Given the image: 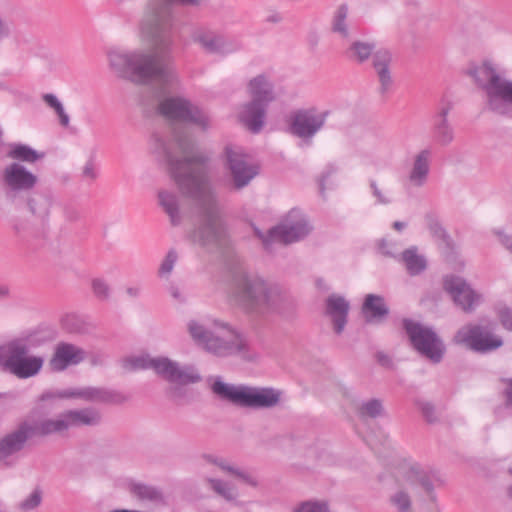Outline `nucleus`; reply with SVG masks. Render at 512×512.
<instances>
[{
  "label": "nucleus",
  "mask_w": 512,
  "mask_h": 512,
  "mask_svg": "<svg viewBox=\"0 0 512 512\" xmlns=\"http://www.w3.org/2000/svg\"><path fill=\"white\" fill-rule=\"evenodd\" d=\"M30 423L23 422L18 428L0 439V461H6L10 456L20 452L28 439L32 438Z\"/></svg>",
  "instance_id": "aec40b11"
},
{
  "label": "nucleus",
  "mask_w": 512,
  "mask_h": 512,
  "mask_svg": "<svg viewBox=\"0 0 512 512\" xmlns=\"http://www.w3.org/2000/svg\"><path fill=\"white\" fill-rule=\"evenodd\" d=\"M67 428L76 426H92L100 422L101 416L93 408H84L79 410H68L63 412Z\"/></svg>",
  "instance_id": "c756f323"
},
{
  "label": "nucleus",
  "mask_w": 512,
  "mask_h": 512,
  "mask_svg": "<svg viewBox=\"0 0 512 512\" xmlns=\"http://www.w3.org/2000/svg\"><path fill=\"white\" fill-rule=\"evenodd\" d=\"M158 112L164 118L176 122L192 123L203 131L211 127L209 115L189 100L181 97H167L160 101Z\"/></svg>",
  "instance_id": "9d476101"
},
{
  "label": "nucleus",
  "mask_w": 512,
  "mask_h": 512,
  "mask_svg": "<svg viewBox=\"0 0 512 512\" xmlns=\"http://www.w3.org/2000/svg\"><path fill=\"white\" fill-rule=\"evenodd\" d=\"M126 363L132 370L152 368L167 381L180 385L197 383L201 380V376L193 367H180L177 362L168 358L136 357L127 360Z\"/></svg>",
  "instance_id": "1a4fd4ad"
},
{
  "label": "nucleus",
  "mask_w": 512,
  "mask_h": 512,
  "mask_svg": "<svg viewBox=\"0 0 512 512\" xmlns=\"http://www.w3.org/2000/svg\"><path fill=\"white\" fill-rule=\"evenodd\" d=\"M226 164L230 171L233 185L236 189H242L258 174L257 167L249 164L247 155L239 147L226 146Z\"/></svg>",
  "instance_id": "2eb2a0df"
},
{
  "label": "nucleus",
  "mask_w": 512,
  "mask_h": 512,
  "mask_svg": "<svg viewBox=\"0 0 512 512\" xmlns=\"http://www.w3.org/2000/svg\"><path fill=\"white\" fill-rule=\"evenodd\" d=\"M158 203L163 211L168 215L170 223L173 226H178L182 221L178 196L174 192L160 190L158 192Z\"/></svg>",
  "instance_id": "7c9ffc66"
},
{
  "label": "nucleus",
  "mask_w": 512,
  "mask_h": 512,
  "mask_svg": "<svg viewBox=\"0 0 512 512\" xmlns=\"http://www.w3.org/2000/svg\"><path fill=\"white\" fill-rule=\"evenodd\" d=\"M372 194L376 197L379 204L387 205L391 203V198L387 193L381 190L375 181L370 182Z\"/></svg>",
  "instance_id": "de8ad7c7"
},
{
  "label": "nucleus",
  "mask_w": 512,
  "mask_h": 512,
  "mask_svg": "<svg viewBox=\"0 0 512 512\" xmlns=\"http://www.w3.org/2000/svg\"><path fill=\"white\" fill-rule=\"evenodd\" d=\"M465 74L483 91L487 111L512 119V80L502 76L489 61L470 63Z\"/></svg>",
  "instance_id": "20e7f679"
},
{
  "label": "nucleus",
  "mask_w": 512,
  "mask_h": 512,
  "mask_svg": "<svg viewBox=\"0 0 512 512\" xmlns=\"http://www.w3.org/2000/svg\"><path fill=\"white\" fill-rule=\"evenodd\" d=\"M44 363L41 356L30 354L29 345L16 339L0 346V365L20 379H27L39 373Z\"/></svg>",
  "instance_id": "6e6552de"
},
{
  "label": "nucleus",
  "mask_w": 512,
  "mask_h": 512,
  "mask_svg": "<svg viewBox=\"0 0 512 512\" xmlns=\"http://www.w3.org/2000/svg\"><path fill=\"white\" fill-rule=\"evenodd\" d=\"M432 152L425 148L418 151L412 160L411 168L407 175V183L411 188H422L426 185L430 173V161Z\"/></svg>",
  "instance_id": "412c9836"
},
{
  "label": "nucleus",
  "mask_w": 512,
  "mask_h": 512,
  "mask_svg": "<svg viewBox=\"0 0 512 512\" xmlns=\"http://www.w3.org/2000/svg\"><path fill=\"white\" fill-rule=\"evenodd\" d=\"M421 411L426 420L430 423L435 422L437 420L435 407L430 403H421Z\"/></svg>",
  "instance_id": "3c124183"
},
{
  "label": "nucleus",
  "mask_w": 512,
  "mask_h": 512,
  "mask_svg": "<svg viewBox=\"0 0 512 512\" xmlns=\"http://www.w3.org/2000/svg\"><path fill=\"white\" fill-rule=\"evenodd\" d=\"M10 35L8 23L0 16V40Z\"/></svg>",
  "instance_id": "4d7b16f0"
},
{
  "label": "nucleus",
  "mask_w": 512,
  "mask_h": 512,
  "mask_svg": "<svg viewBox=\"0 0 512 512\" xmlns=\"http://www.w3.org/2000/svg\"><path fill=\"white\" fill-rule=\"evenodd\" d=\"M507 494L509 496L510 499H512V485H510L507 489Z\"/></svg>",
  "instance_id": "774afa93"
},
{
  "label": "nucleus",
  "mask_w": 512,
  "mask_h": 512,
  "mask_svg": "<svg viewBox=\"0 0 512 512\" xmlns=\"http://www.w3.org/2000/svg\"><path fill=\"white\" fill-rule=\"evenodd\" d=\"M500 244L512 254V235H508L502 231H496Z\"/></svg>",
  "instance_id": "603ef678"
},
{
  "label": "nucleus",
  "mask_w": 512,
  "mask_h": 512,
  "mask_svg": "<svg viewBox=\"0 0 512 512\" xmlns=\"http://www.w3.org/2000/svg\"><path fill=\"white\" fill-rule=\"evenodd\" d=\"M127 294L131 297H137L140 293V288L138 287H129L126 290Z\"/></svg>",
  "instance_id": "680f3d73"
},
{
  "label": "nucleus",
  "mask_w": 512,
  "mask_h": 512,
  "mask_svg": "<svg viewBox=\"0 0 512 512\" xmlns=\"http://www.w3.org/2000/svg\"><path fill=\"white\" fill-rule=\"evenodd\" d=\"M215 330H209L195 320L188 323L192 339L206 351L217 356H229L247 349L244 337L227 324L214 322Z\"/></svg>",
  "instance_id": "423d86ee"
},
{
  "label": "nucleus",
  "mask_w": 512,
  "mask_h": 512,
  "mask_svg": "<svg viewBox=\"0 0 512 512\" xmlns=\"http://www.w3.org/2000/svg\"><path fill=\"white\" fill-rule=\"evenodd\" d=\"M388 307L381 296L368 294L362 306V314L369 323H380L388 315Z\"/></svg>",
  "instance_id": "bb28decb"
},
{
  "label": "nucleus",
  "mask_w": 512,
  "mask_h": 512,
  "mask_svg": "<svg viewBox=\"0 0 512 512\" xmlns=\"http://www.w3.org/2000/svg\"><path fill=\"white\" fill-rule=\"evenodd\" d=\"M13 233L21 239L28 240L38 235L36 225L26 216H16L11 220Z\"/></svg>",
  "instance_id": "f704fd0d"
},
{
  "label": "nucleus",
  "mask_w": 512,
  "mask_h": 512,
  "mask_svg": "<svg viewBox=\"0 0 512 512\" xmlns=\"http://www.w3.org/2000/svg\"><path fill=\"white\" fill-rule=\"evenodd\" d=\"M296 215L297 212L292 210L284 223L271 228L266 235L255 229L256 235L262 240L266 249H269L272 243L287 245L299 241L309 234L311 227L304 217H300L296 221L291 220Z\"/></svg>",
  "instance_id": "ddd939ff"
},
{
  "label": "nucleus",
  "mask_w": 512,
  "mask_h": 512,
  "mask_svg": "<svg viewBox=\"0 0 512 512\" xmlns=\"http://www.w3.org/2000/svg\"><path fill=\"white\" fill-rule=\"evenodd\" d=\"M406 227V223L405 222H401V221H395L393 223V228L397 231H401L403 230L404 228Z\"/></svg>",
  "instance_id": "e2e57ef3"
},
{
  "label": "nucleus",
  "mask_w": 512,
  "mask_h": 512,
  "mask_svg": "<svg viewBox=\"0 0 512 512\" xmlns=\"http://www.w3.org/2000/svg\"><path fill=\"white\" fill-rule=\"evenodd\" d=\"M447 115L448 109H443L434 128L435 139L437 143L443 146L449 145L454 139L453 128L448 122Z\"/></svg>",
  "instance_id": "c9c22d12"
},
{
  "label": "nucleus",
  "mask_w": 512,
  "mask_h": 512,
  "mask_svg": "<svg viewBox=\"0 0 512 512\" xmlns=\"http://www.w3.org/2000/svg\"><path fill=\"white\" fill-rule=\"evenodd\" d=\"M171 177L181 192L194 200V242L203 247L226 243L227 231L222 211L208 181L209 156L198 151L183 131H174L173 143L159 142Z\"/></svg>",
  "instance_id": "f257e3e1"
},
{
  "label": "nucleus",
  "mask_w": 512,
  "mask_h": 512,
  "mask_svg": "<svg viewBox=\"0 0 512 512\" xmlns=\"http://www.w3.org/2000/svg\"><path fill=\"white\" fill-rule=\"evenodd\" d=\"M349 302L343 297L331 294L325 302V316L329 318L335 334L340 335L347 324Z\"/></svg>",
  "instance_id": "4be33fe9"
},
{
  "label": "nucleus",
  "mask_w": 512,
  "mask_h": 512,
  "mask_svg": "<svg viewBox=\"0 0 512 512\" xmlns=\"http://www.w3.org/2000/svg\"><path fill=\"white\" fill-rule=\"evenodd\" d=\"M169 292H170L171 296L174 299H176L178 301H182L183 300L182 296H181V293H180L179 289L176 286L171 285L169 287Z\"/></svg>",
  "instance_id": "052dcab7"
},
{
  "label": "nucleus",
  "mask_w": 512,
  "mask_h": 512,
  "mask_svg": "<svg viewBox=\"0 0 512 512\" xmlns=\"http://www.w3.org/2000/svg\"><path fill=\"white\" fill-rule=\"evenodd\" d=\"M30 433L32 437H45L52 434H61L68 430L64 414L61 413L55 419H44L42 421L31 424Z\"/></svg>",
  "instance_id": "c85d7f7f"
},
{
  "label": "nucleus",
  "mask_w": 512,
  "mask_h": 512,
  "mask_svg": "<svg viewBox=\"0 0 512 512\" xmlns=\"http://www.w3.org/2000/svg\"><path fill=\"white\" fill-rule=\"evenodd\" d=\"M360 418H377L384 414L383 403L380 399H368L361 402L357 407Z\"/></svg>",
  "instance_id": "4c0bfd02"
},
{
  "label": "nucleus",
  "mask_w": 512,
  "mask_h": 512,
  "mask_svg": "<svg viewBox=\"0 0 512 512\" xmlns=\"http://www.w3.org/2000/svg\"><path fill=\"white\" fill-rule=\"evenodd\" d=\"M7 156L10 159L26 162V163H35L39 159L44 157L43 153H39L38 151L32 149L30 146L14 143L10 144V149L7 152Z\"/></svg>",
  "instance_id": "72a5a7b5"
},
{
  "label": "nucleus",
  "mask_w": 512,
  "mask_h": 512,
  "mask_svg": "<svg viewBox=\"0 0 512 512\" xmlns=\"http://www.w3.org/2000/svg\"><path fill=\"white\" fill-rule=\"evenodd\" d=\"M177 260H178V254H177L176 250L170 249L159 267L158 275L160 277L169 276L170 273L172 272Z\"/></svg>",
  "instance_id": "37998d69"
},
{
  "label": "nucleus",
  "mask_w": 512,
  "mask_h": 512,
  "mask_svg": "<svg viewBox=\"0 0 512 512\" xmlns=\"http://www.w3.org/2000/svg\"><path fill=\"white\" fill-rule=\"evenodd\" d=\"M292 512H331L327 501L308 500L299 503Z\"/></svg>",
  "instance_id": "ea45409f"
},
{
  "label": "nucleus",
  "mask_w": 512,
  "mask_h": 512,
  "mask_svg": "<svg viewBox=\"0 0 512 512\" xmlns=\"http://www.w3.org/2000/svg\"><path fill=\"white\" fill-rule=\"evenodd\" d=\"M325 114H318L315 110H300L296 112L291 122L292 134L300 138L314 136L324 125Z\"/></svg>",
  "instance_id": "6ab92c4d"
},
{
  "label": "nucleus",
  "mask_w": 512,
  "mask_h": 512,
  "mask_svg": "<svg viewBox=\"0 0 512 512\" xmlns=\"http://www.w3.org/2000/svg\"><path fill=\"white\" fill-rule=\"evenodd\" d=\"M57 396L60 398L79 397L86 401L112 404H120L126 401V397L118 392L93 387L84 388L81 390L62 391L59 392Z\"/></svg>",
  "instance_id": "5701e85b"
},
{
  "label": "nucleus",
  "mask_w": 512,
  "mask_h": 512,
  "mask_svg": "<svg viewBox=\"0 0 512 512\" xmlns=\"http://www.w3.org/2000/svg\"><path fill=\"white\" fill-rule=\"evenodd\" d=\"M247 89L251 101L269 105L275 99L273 85L263 74L252 78L248 83Z\"/></svg>",
  "instance_id": "a878e982"
},
{
  "label": "nucleus",
  "mask_w": 512,
  "mask_h": 512,
  "mask_svg": "<svg viewBox=\"0 0 512 512\" xmlns=\"http://www.w3.org/2000/svg\"><path fill=\"white\" fill-rule=\"evenodd\" d=\"M42 502V490L35 488L32 493L18 505L22 512H29L37 508Z\"/></svg>",
  "instance_id": "79ce46f5"
},
{
  "label": "nucleus",
  "mask_w": 512,
  "mask_h": 512,
  "mask_svg": "<svg viewBox=\"0 0 512 512\" xmlns=\"http://www.w3.org/2000/svg\"><path fill=\"white\" fill-rule=\"evenodd\" d=\"M92 289L94 294L100 299H107L109 297V286L101 279H94L92 281Z\"/></svg>",
  "instance_id": "a18cd8bd"
},
{
  "label": "nucleus",
  "mask_w": 512,
  "mask_h": 512,
  "mask_svg": "<svg viewBox=\"0 0 512 512\" xmlns=\"http://www.w3.org/2000/svg\"><path fill=\"white\" fill-rule=\"evenodd\" d=\"M8 295V289L6 287H0V297Z\"/></svg>",
  "instance_id": "69168bd1"
},
{
  "label": "nucleus",
  "mask_w": 512,
  "mask_h": 512,
  "mask_svg": "<svg viewBox=\"0 0 512 512\" xmlns=\"http://www.w3.org/2000/svg\"><path fill=\"white\" fill-rule=\"evenodd\" d=\"M443 288L451 296L454 303L466 313L473 312L482 302V295L461 277L446 276L443 280Z\"/></svg>",
  "instance_id": "4468645a"
},
{
  "label": "nucleus",
  "mask_w": 512,
  "mask_h": 512,
  "mask_svg": "<svg viewBox=\"0 0 512 512\" xmlns=\"http://www.w3.org/2000/svg\"><path fill=\"white\" fill-rule=\"evenodd\" d=\"M403 325L411 344L422 356L433 363L442 360L445 346L432 329L408 319L403 321Z\"/></svg>",
  "instance_id": "9b49d317"
},
{
  "label": "nucleus",
  "mask_w": 512,
  "mask_h": 512,
  "mask_svg": "<svg viewBox=\"0 0 512 512\" xmlns=\"http://www.w3.org/2000/svg\"><path fill=\"white\" fill-rule=\"evenodd\" d=\"M402 261L407 272L412 276L420 274L427 267L426 258L418 253V249L416 247L406 249L402 253Z\"/></svg>",
  "instance_id": "473e14b6"
},
{
  "label": "nucleus",
  "mask_w": 512,
  "mask_h": 512,
  "mask_svg": "<svg viewBox=\"0 0 512 512\" xmlns=\"http://www.w3.org/2000/svg\"><path fill=\"white\" fill-rule=\"evenodd\" d=\"M453 341L479 353L491 352L503 345L502 338L492 333L488 326L473 323H468L458 329Z\"/></svg>",
  "instance_id": "f8f14e48"
},
{
  "label": "nucleus",
  "mask_w": 512,
  "mask_h": 512,
  "mask_svg": "<svg viewBox=\"0 0 512 512\" xmlns=\"http://www.w3.org/2000/svg\"><path fill=\"white\" fill-rule=\"evenodd\" d=\"M505 382V389H504V395L506 398V405L508 407L512 408V378H508L504 380Z\"/></svg>",
  "instance_id": "5fc2aeb1"
},
{
  "label": "nucleus",
  "mask_w": 512,
  "mask_h": 512,
  "mask_svg": "<svg viewBox=\"0 0 512 512\" xmlns=\"http://www.w3.org/2000/svg\"><path fill=\"white\" fill-rule=\"evenodd\" d=\"M426 220L428 221L429 229L434 235L438 237H443L445 235L444 229L436 218L432 215H426Z\"/></svg>",
  "instance_id": "09e8293b"
},
{
  "label": "nucleus",
  "mask_w": 512,
  "mask_h": 512,
  "mask_svg": "<svg viewBox=\"0 0 512 512\" xmlns=\"http://www.w3.org/2000/svg\"><path fill=\"white\" fill-rule=\"evenodd\" d=\"M211 489L226 501H234L238 497V490L234 485L220 479L208 478Z\"/></svg>",
  "instance_id": "58836bf2"
},
{
  "label": "nucleus",
  "mask_w": 512,
  "mask_h": 512,
  "mask_svg": "<svg viewBox=\"0 0 512 512\" xmlns=\"http://www.w3.org/2000/svg\"><path fill=\"white\" fill-rule=\"evenodd\" d=\"M211 388L219 398L243 408H273L281 399V391L272 387L235 386L216 380Z\"/></svg>",
  "instance_id": "0eeeda50"
},
{
  "label": "nucleus",
  "mask_w": 512,
  "mask_h": 512,
  "mask_svg": "<svg viewBox=\"0 0 512 512\" xmlns=\"http://www.w3.org/2000/svg\"><path fill=\"white\" fill-rule=\"evenodd\" d=\"M230 292L234 301L249 312L282 311L290 297L279 286L243 269L233 272Z\"/></svg>",
  "instance_id": "7ed1b4c3"
},
{
  "label": "nucleus",
  "mask_w": 512,
  "mask_h": 512,
  "mask_svg": "<svg viewBox=\"0 0 512 512\" xmlns=\"http://www.w3.org/2000/svg\"><path fill=\"white\" fill-rule=\"evenodd\" d=\"M280 19H281V17L278 14H275L273 16H270L268 18V21L269 22H278V21H280Z\"/></svg>",
  "instance_id": "0e129e2a"
},
{
  "label": "nucleus",
  "mask_w": 512,
  "mask_h": 512,
  "mask_svg": "<svg viewBox=\"0 0 512 512\" xmlns=\"http://www.w3.org/2000/svg\"><path fill=\"white\" fill-rule=\"evenodd\" d=\"M393 477L397 488L388 498L395 512H413V498L420 491L431 495L434 489L432 480L421 466L414 462H401L394 468Z\"/></svg>",
  "instance_id": "39448f33"
},
{
  "label": "nucleus",
  "mask_w": 512,
  "mask_h": 512,
  "mask_svg": "<svg viewBox=\"0 0 512 512\" xmlns=\"http://www.w3.org/2000/svg\"><path fill=\"white\" fill-rule=\"evenodd\" d=\"M83 175L92 180L96 178V173L94 171V165L92 162L86 163L83 169Z\"/></svg>",
  "instance_id": "13d9d810"
},
{
  "label": "nucleus",
  "mask_w": 512,
  "mask_h": 512,
  "mask_svg": "<svg viewBox=\"0 0 512 512\" xmlns=\"http://www.w3.org/2000/svg\"><path fill=\"white\" fill-rule=\"evenodd\" d=\"M349 5L342 3L338 5L332 14L330 22V30L333 34L337 35L338 39L345 45L347 50L352 49V41L350 36L349 22Z\"/></svg>",
  "instance_id": "393cba45"
},
{
  "label": "nucleus",
  "mask_w": 512,
  "mask_h": 512,
  "mask_svg": "<svg viewBox=\"0 0 512 512\" xmlns=\"http://www.w3.org/2000/svg\"><path fill=\"white\" fill-rule=\"evenodd\" d=\"M393 57L390 51L380 49L373 53L372 67L377 78V92L380 96H387L394 88L392 72Z\"/></svg>",
  "instance_id": "f3484780"
},
{
  "label": "nucleus",
  "mask_w": 512,
  "mask_h": 512,
  "mask_svg": "<svg viewBox=\"0 0 512 512\" xmlns=\"http://www.w3.org/2000/svg\"><path fill=\"white\" fill-rule=\"evenodd\" d=\"M209 460L214 463L215 465H217L218 467H220L223 471L229 473V474H232V472L234 471L235 469V466H232V465H229L226 461H224L223 459H212V458H209Z\"/></svg>",
  "instance_id": "6e6d98bb"
},
{
  "label": "nucleus",
  "mask_w": 512,
  "mask_h": 512,
  "mask_svg": "<svg viewBox=\"0 0 512 512\" xmlns=\"http://www.w3.org/2000/svg\"><path fill=\"white\" fill-rule=\"evenodd\" d=\"M203 2L204 0L151 1L141 23L142 33L151 42V51L144 53L112 50L108 54L110 67L118 76L138 84L155 80L165 87L172 85L176 76L168 65L169 51L173 44L170 4L200 6Z\"/></svg>",
  "instance_id": "f03ea898"
},
{
  "label": "nucleus",
  "mask_w": 512,
  "mask_h": 512,
  "mask_svg": "<svg viewBox=\"0 0 512 512\" xmlns=\"http://www.w3.org/2000/svg\"><path fill=\"white\" fill-rule=\"evenodd\" d=\"M1 179L7 192L14 196L20 192L31 191L38 183V177L19 162L7 165L2 171Z\"/></svg>",
  "instance_id": "dca6fc26"
},
{
  "label": "nucleus",
  "mask_w": 512,
  "mask_h": 512,
  "mask_svg": "<svg viewBox=\"0 0 512 512\" xmlns=\"http://www.w3.org/2000/svg\"><path fill=\"white\" fill-rule=\"evenodd\" d=\"M373 49L374 46L370 43L354 42V57H357L360 62H364L370 56H373Z\"/></svg>",
  "instance_id": "c03bdc74"
},
{
  "label": "nucleus",
  "mask_w": 512,
  "mask_h": 512,
  "mask_svg": "<svg viewBox=\"0 0 512 512\" xmlns=\"http://www.w3.org/2000/svg\"><path fill=\"white\" fill-rule=\"evenodd\" d=\"M130 491L134 496L142 501H163L162 492L154 486L137 483L131 485Z\"/></svg>",
  "instance_id": "e433bc0d"
},
{
  "label": "nucleus",
  "mask_w": 512,
  "mask_h": 512,
  "mask_svg": "<svg viewBox=\"0 0 512 512\" xmlns=\"http://www.w3.org/2000/svg\"><path fill=\"white\" fill-rule=\"evenodd\" d=\"M430 512H441V511H440L439 507L436 504H434L433 507L431 508Z\"/></svg>",
  "instance_id": "338daca9"
},
{
  "label": "nucleus",
  "mask_w": 512,
  "mask_h": 512,
  "mask_svg": "<svg viewBox=\"0 0 512 512\" xmlns=\"http://www.w3.org/2000/svg\"><path fill=\"white\" fill-rule=\"evenodd\" d=\"M268 105L249 101L239 111V121L252 133H258L264 126Z\"/></svg>",
  "instance_id": "b1692460"
},
{
  "label": "nucleus",
  "mask_w": 512,
  "mask_h": 512,
  "mask_svg": "<svg viewBox=\"0 0 512 512\" xmlns=\"http://www.w3.org/2000/svg\"><path fill=\"white\" fill-rule=\"evenodd\" d=\"M43 101L52 109L55 110L56 114L59 117L60 124L64 127H67L69 125V116L66 114L63 105L61 102L57 99V97L54 94H44L43 95Z\"/></svg>",
  "instance_id": "a19ab883"
},
{
  "label": "nucleus",
  "mask_w": 512,
  "mask_h": 512,
  "mask_svg": "<svg viewBox=\"0 0 512 512\" xmlns=\"http://www.w3.org/2000/svg\"><path fill=\"white\" fill-rule=\"evenodd\" d=\"M376 360L381 366L385 368H393V361L391 357L384 352H377Z\"/></svg>",
  "instance_id": "864d4df0"
},
{
  "label": "nucleus",
  "mask_w": 512,
  "mask_h": 512,
  "mask_svg": "<svg viewBox=\"0 0 512 512\" xmlns=\"http://www.w3.org/2000/svg\"><path fill=\"white\" fill-rule=\"evenodd\" d=\"M231 475H234L235 477L239 478L240 480H242L244 483L251 487L258 486V480L248 471L235 467Z\"/></svg>",
  "instance_id": "49530a36"
},
{
  "label": "nucleus",
  "mask_w": 512,
  "mask_h": 512,
  "mask_svg": "<svg viewBox=\"0 0 512 512\" xmlns=\"http://www.w3.org/2000/svg\"><path fill=\"white\" fill-rule=\"evenodd\" d=\"M52 203V199L43 194H34L27 199L29 212L35 217V219H38L41 222H44L48 218Z\"/></svg>",
  "instance_id": "2f4dec72"
},
{
  "label": "nucleus",
  "mask_w": 512,
  "mask_h": 512,
  "mask_svg": "<svg viewBox=\"0 0 512 512\" xmlns=\"http://www.w3.org/2000/svg\"><path fill=\"white\" fill-rule=\"evenodd\" d=\"M66 219L69 221H76L79 219V213L74 208L66 207L64 209Z\"/></svg>",
  "instance_id": "bf43d9fd"
},
{
  "label": "nucleus",
  "mask_w": 512,
  "mask_h": 512,
  "mask_svg": "<svg viewBox=\"0 0 512 512\" xmlns=\"http://www.w3.org/2000/svg\"><path fill=\"white\" fill-rule=\"evenodd\" d=\"M192 40L208 53H223L226 46L223 36L206 29L195 30Z\"/></svg>",
  "instance_id": "cd10ccee"
},
{
  "label": "nucleus",
  "mask_w": 512,
  "mask_h": 512,
  "mask_svg": "<svg viewBox=\"0 0 512 512\" xmlns=\"http://www.w3.org/2000/svg\"><path fill=\"white\" fill-rule=\"evenodd\" d=\"M499 319L502 326L512 331V310L509 308H504L499 311Z\"/></svg>",
  "instance_id": "8fccbe9b"
},
{
  "label": "nucleus",
  "mask_w": 512,
  "mask_h": 512,
  "mask_svg": "<svg viewBox=\"0 0 512 512\" xmlns=\"http://www.w3.org/2000/svg\"><path fill=\"white\" fill-rule=\"evenodd\" d=\"M86 351L72 343L59 342L49 361L52 371L61 372L69 366L78 365L86 359Z\"/></svg>",
  "instance_id": "a211bd4d"
}]
</instances>
